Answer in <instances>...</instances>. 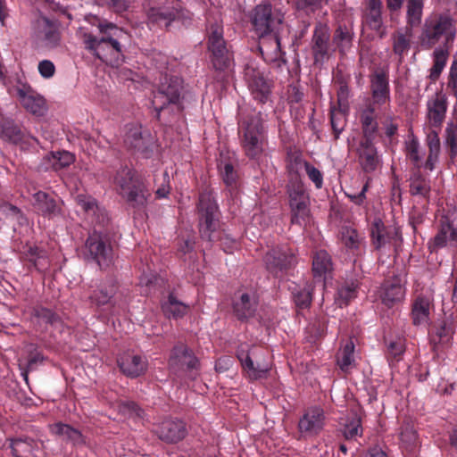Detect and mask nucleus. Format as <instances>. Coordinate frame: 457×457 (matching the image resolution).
<instances>
[{
    "mask_svg": "<svg viewBox=\"0 0 457 457\" xmlns=\"http://www.w3.org/2000/svg\"><path fill=\"white\" fill-rule=\"evenodd\" d=\"M456 35L457 23L449 12L434 13L425 19L420 38L424 49L435 47L428 75L431 81H436L445 68Z\"/></svg>",
    "mask_w": 457,
    "mask_h": 457,
    "instance_id": "f257e3e1",
    "label": "nucleus"
},
{
    "mask_svg": "<svg viewBox=\"0 0 457 457\" xmlns=\"http://www.w3.org/2000/svg\"><path fill=\"white\" fill-rule=\"evenodd\" d=\"M199 228L203 238L210 241H220L226 253H232L237 247V241L224 231H218L220 212L218 204L210 193H202L198 204Z\"/></svg>",
    "mask_w": 457,
    "mask_h": 457,
    "instance_id": "f03ea898",
    "label": "nucleus"
},
{
    "mask_svg": "<svg viewBox=\"0 0 457 457\" xmlns=\"http://www.w3.org/2000/svg\"><path fill=\"white\" fill-rule=\"evenodd\" d=\"M98 29L101 37L90 33L83 35L86 49L106 63L118 62L122 52L120 40L125 36L124 31L112 22L99 23Z\"/></svg>",
    "mask_w": 457,
    "mask_h": 457,
    "instance_id": "7ed1b4c3",
    "label": "nucleus"
},
{
    "mask_svg": "<svg viewBox=\"0 0 457 457\" xmlns=\"http://www.w3.org/2000/svg\"><path fill=\"white\" fill-rule=\"evenodd\" d=\"M113 183L117 192L133 207H143L147 203L149 194L136 177V172L129 167L120 168Z\"/></svg>",
    "mask_w": 457,
    "mask_h": 457,
    "instance_id": "20e7f679",
    "label": "nucleus"
},
{
    "mask_svg": "<svg viewBox=\"0 0 457 457\" xmlns=\"http://www.w3.org/2000/svg\"><path fill=\"white\" fill-rule=\"evenodd\" d=\"M153 3L147 11L148 22L151 25L169 28L172 22L186 24L190 19L189 13L181 7L179 0H148Z\"/></svg>",
    "mask_w": 457,
    "mask_h": 457,
    "instance_id": "39448f33",
    "label": "nucleus"
},
{
    "mask_svg": "<svg viewBox=\"0 0 457 457\" xmlns=\"http://www.w3.org/2000/svg\"><path fill=\"white\" fill-rule=\"evenodd\" d=\"M284 21L280 9L273 8L270 3H262L254 7L251 13V22L260 37L278 32Z\"/></svg>",
    "mask_w": 457,
    "mask_h": 457,
    "instance_id": "423d86ee",
    "label": "nucleus"
},
{
    "mask_svg": "<svg viewBox=\"0 0 457 457\" xmlns=\"http://www.w3.org/2000/svg\"><path fill=\"white\" fill-rule=\"evenodd\" d=\"M181 90V79L178 77H168L165 74L164 80L161 82L152 100V104L157 112V116L169 106L171 107L172 111H180L182 109L180 104Z\"/></svg>",
    "mask_w": 457,
    "mask_h": 457,
    "instance_id": "0eeeda50",
    "label": "nucleus"
},
{
    "mask_svg": "<svg viewBox=\"0 0 457 457\" xmlns=\"http://www.w3.org/2000/svg\"><path fill=\"white\" fill-rule=\"evenodd\" d=\"M289 205L291 208V222L305 226L310 221V196L301 179H291L288 184Z\"/></svg>",
    "mask_w": 457,
    "mask_h": 457,
    "instance_id": "6e6552de",
    "label": "nucleus"
},
{
    "mask_svg": "<svg viewBox=\"0 0 457 457\" xmlns=\"http://www.w3.org/2000/svg\"><path fill=\"white\" fill-rule=\"evenodd\" d=\"M89 298L91 303L98 308H104L112 312L116 309L123 310L128 303L127 295L123 291L118 290V287L112 279L98 286L92 292Z\"/></svg>",
    "mask_w": 457,
    "mask_h": 457,
    "instance_id": "1a4fd4ad",
    "label": "nucleus"
},
{
    "mask_svg": "<svg viewBox=\"0 0 457 457\" xmlns=\"http://www.w3.org/2000/svg\"><path fill=\"white\" fill-rule=\"evenodd\" d=\"M208 49L216 70L225 71L229 68L232 56L223 38V28L219 22L212 24L208 29Z\"/></svg>",
    "mask_w": 457,
    "mask_h": 457,
    "instance_id": "9d476101",
    "label": "nucleus"
},
{
    "mask_svg": "<svg viewBox=\"0 0 457 457\" xmlns=\"http://www.w3.org/2000/svg\"><path fill=\"white\" fill-rule=\"evenodd\" d=\"M169 365L171 370L178 374V376H180V372H185L186 378L189 380H195L199 374L198 359L184 345L174 346Z\"/></svg>",
    "mask_w": 457,
    "mask_h": 457,
    "instance_id": "9b49d317",
    "label": "nucleus"
},
{
    "mask_svg": "<svg viewBox=\"0 0 457 457\" xmlns=\"http://www.w3.org/2000/svg\"><path fill=\"white\" fill-rule=\"evenodd\" d=\"M245 79L248 89L254 100L265 104L270 100L271 83L264 72L253 63H249L245 69Z\"/></svg>",
    "mask_w": 457,
    "mask_h": 457,
    "instance_id": "f8f14e48",
    "label": "nucleus"
},
{
    "mask_svg": "<svg viewBox=\"0 0 457 457\" xmlns=\"http://www.w3.org/2000/svg\"><path fill=\"white\" fill-rule=\"evenodd\" d=\"M244 132L243 147L245 154L252 159L257 158L262 152V124L258 116L248 120H241Z\"/></svg>",
    "mask_w": 457,
    "mask_h": 457,
    "instance_id": "ddd939ff",
    "label": "nucleus"
},
{
    "mask_svg": "<svg viewBox=\"0 0 457 457\" xmlns=\"http://www.w3.org/2000/svg\"><path fill=\"white\" fill-rule=\"evenodd\" d=\"M32 30V37L38 46L53 49L59 46L61 37L56 22L41 16L33 22Z\"/></svg>",
    "mask_w": 457,
    "mask_h": 457,
    "instance_id": "4468645a",
    "label": "nucleus"
},
{
    "mask_svg": "<svg viewBox=\"0 0 457 457\" xmlns=\"http://www.w3.org/2000/svg\"><path fill=\"white\" fill-rule=\"evenodd\" d=\"M88 258L96 261L101 267L109 266L113 259L112 249L107 239L99 232L91 233L85 245Z\"/></svg>",
    "mask_w": 457,
    "mask_h": 457,
    "instance_id": "2eb2a0df",
    "label": "nucleus"
},
{
    "mask_svg": "<svg viewBox=\"0 0 457 457\" xmlns=\"http://www.w3.org/2000/svg\"><path fill=\"white\" fill-rule=\"evenodd\" d=\"M450 245H457V209L449 211L440 220V229L429 247L432 250Z\"/></svg>",
    "mask_w": 457,
    "mask_h": 457,
    "instance_id": "dca6fc26",
    "label": "nucleus"
},
{
    "mask_svg": "<svg viewBox=\"0 0 457 457\" xmlns=\"http://www.w3.org/2000/svg\"><path fill=\"white\" fill-rule=\"evenodd\" d=\"M370 236L374 247L379 251L396 245L401 239L398 230L385 226L380 219H375L371 223Z\"/></svg>",
    "mask_w": 457,
    "mask_h": 457,
    "instance_id": "f3484780",
    "label": "nucleus"
},
{
    "mask_svg": "<svg viewBox=\"0 0 457 457\" xmlns=\"http://www.w3.org/2000/svg\"><path fill=\"white\" fill-rule=\"evenodd\" d=\"M326 416L322 408L313 406L308 408L298 422V429L303 436L318 435L325 426Z\"/></svg>",
    "mask_w": 457,
    "mask_h": 457,
    "instance_id": "a211bd4d",
    "label": "nucleus"
},
{
    "mask_svg": "<svg viewBox=\"0 0 457 457\" xmlns=\"http://www.w3.org/2000/svg\"><path fill=\"white\" fill-rule=\"evenodd\" d=\"M124 143L148 157V151L154 145V140L147 130H143L138 124L128 125L125 129Z\"/></svg>",
    "mask_w": 457,
    "mask_h": 457,
    "instance_id": "6ab92c4d",
    "label": "nucleus"
},
{
    "mask_svg": "<svg viewBox=\"0 0 457 457\" xmlns=\"http://www.w3.org/2000/svg\"><path fill=\"white\" fill-rule=\"evenodd\" d=\"M258 299L252 290H238L233 298V312L240 320L253 317L257 310Z\"/></svg>",
    "mask_w": 457,
    "mask_h": 457,
    "instance_id": "aec40b11",
    "label": "nucleus"
},
{
    "mask_svg": "<svg viewBox=\"0 0 457 457\" xmlns=\"http://www.w3.org/2000/svg\"><path fill=\"white\" fill-rule=\"evenodd\" d=\"M264 260L267 269L278 277L294 265L295 258L286 247H279L268 252Z\"/></svg>",
    "mask_w": 457,
    "mask_h": 457,
    "instance_id": "412c9836",
    "label": "nucleus"
},
{
    "mask_svg": "<svg viewBox=\"0 0 457 457\" xmlns=\"http://www.w3.org/2000/svg\"><path fill=\"white\" fill-rule=\"evenodd\" d=\"M381 303L388 307H394L400 303L405 297V288L403 282L397 277L386 280L378 290Z\"/></svg>",
    "mask_w": 457,
    "mask_h": 457,
    "instance_id": "4be33fe9",
    "label": "nucleus"
},
{
    "mask_svg": "<svg viewBox=\"0 0 457 457\" xmlns=\"http://www.w3.org/2000/svg\"><path fill=\"white\" fill-rule=\"evenodd\" d=\"M117 363L120 371L129 378H137L143 375L148 365L145 357L133 352H126L120 354L117 359Z\"/></svg>",
    "mask_w": 457,
    "mask_h": 457,
    "instance_id": "5701e85b",
    "label": "nucleus"
},
{
    "mask_svg": "<svg viewBox=\"0 0 457 457\" xmlns=\"http://www.w3.org/2000/svg\"><path fill=\"white\" fill-rule=\"evenodd\" d=\"M17 97L22 106L36 116H43L46 112L45 99L34 92L29 87L17 88Z\"/></svg>",
    "mask_w": 457,
    "mask_h": 457,
    "instance_id": "b1692460",
    "label": "nucleus"
},
{
    "mask_svg": "<svg viewBox=\"0 0 457 457\" xmlns=\"http://www.w3.org/2000/svg\"><path fill=\"white\" fill-rule=\"evenodd\" d=\"M328 29L322 24L315 27L312 39V52L316 63L323 62L328 54Z\"/></svg>",
    "mask_w": 457,
    "mask_h": 457,
    "instance_id": "393cba45",
    "label": "nucleus"
},
{
    "mask_svg": "<svg viewBox=\"0 0 457 457\" xmlns=\"http://www.w3.org/2000/svg\"><path fill=\"white\" fill-rule=\"evenodd\" d=\"M160 439L174 443L184 438L186 435L185 424L179 420H165L155 428Z\"/></svg>",
    "mask_w": 457,
    "mask_h": 457,
    "instance_id": "a878e982",
    "label": "nucleus"
},
{
    "mask_svg": "<svg viewBox=\"0 0 457 457\" xmlns=\"http://www.w3.org/2000/svg\"><path fill=\"white\" fill-rule=\"evenodd\" d=\"M370 88L374 104H384L390 99L389 80L383 71H377L370 79Z\"/></svg>",
    "mask_w": 457,
    "mask_h": 457,
    "instance_id": "bb28decb",
    "label": "nucleus"
},
{
    "mask_svg": "<svg viewBox=\"0 0 457 457\" xmlns=\"http://www.w3.org/2000/svg\"><path fill=\"white\" fill-rule=\"evenodd\" d=\"M427 109L429 126L440 129L447 111L445 96L436 94L435 97L428 101Z\"/></svg>",
    "mask_w": 457,
    "mask_h": 457,
    "instance_id": "cd10ccee",
    "label": "nucleus"
},
{
    "mask_svg": "<svg viewBox=\"0 0 457 457\" xmlns=\"http://www.w3.org/2000/svg\"><path fill=\"white\" fill-rule=\"evenodd\" d=\"M33 206L46 218L53 219L61 214V206L48 194L37 191L32 195Z\"/></svg>",
    "mask_w": 457,
    "mask_h": 457,
    "instance_id": "c85d7f7f",
    "label": "nucleus"
},
{
    "mask_svg": "<svg viewBox=\"0 0 457 457\" xmlns=\"http://www.w3.org/2000/svg\"><path fill=\"white\" fill-rule=\"evenodd\" d=\"M359 161L365 172H372L379 165V156L370 138H364L361 142Z\"/></svg>",
    "mask_w": 457,
    "mask_h": 457,
    "instance_id": "c756f323",
    "label": "nucleus"
},
{
    "mask_svg": "<svg viewBox=\"0 0 457 457\" xmlns=\"http://www.w3.org/2000/svg\"><path fill=\"white\" fill-rule=\"evenodd\" d=\"M237 358L251 380L262 378L270 370L268 364L255 365L248 354L246 346H241L237 352Z\"/></svg>",
    "mask_w": 457,
    "mask_h": 457,
    "instance_id": "7c9ffc66",
    "label": "nucleus"
},
{
    "mask_svg": "<svg viewBox=\"0 0 457 457\" xmlns=\"http://www.w3.org/2000/svg\"><path fill=\"white\" fill-rule=\"evenodd\" d=\"M413 30L410 27H402L392 35L393 51L402 62L405 54L411 49Z\"/></svg>",
    "mask_w": 457,
    "mask_h": 457,
    "instance_id": "2f4dec72",
    "label": "nucleus"
},
{
    "mask_svg": "<svg viewBox=\"0 0 457 457\" xmlns=\"http://www.w3.org/2000/svg\"><path fill=\"white\" fill-rule=\"evenodd\" d=\"M332 269V262L329 254L324 250L318 251L312 260L314 278L317 281H323V287H325V282L331 273Z\"/></svg>",
    "mask_w": 457,
    "mask_h": 457,
    "instance_id": "473e14b6",
    "label": "nucleus"
},
{
    "mask_svg": "<svg viewBox=\"0 0 457 457\" xmlns=\"http://www.w3.org/2000/svg\"><path fill=\"white\" fill-rule=\"evenodd\" d=\"M382 8L383 6L364 8L362 16L364 24L375 31L380 38H383L386 34L382 17Z\"/></svg>",
    "mask_w": 457,
    "mask_h": 457,
    "instance_id": "72a5a7b5",
    "label": "nucleus"
},
{
    "mask_svg": "<svg viewBox=\"0 0 457 457\" xmlns=\"http://www.w3.org/2000/svg\"><path fill=\"white\" fill-rule=\"evenodd\" d=\"M269 37H263L260 42L259 49L264 60L273 62L280 58V39L278 32L269 34Z\"/></svg>",
    "mask_w": 457,
    "mask_h": 457,
    "instance_id": "f704fd0d",
    "label": "nucleus"
},
{
    "mask_svg": "<svg viewBox=\"0 0 457 457\" xmlns=\"http://www.w3.org/2000/svg\"><path fill=\"white\" fill-rule=\"evenodd\" d=\"M52 434L60 436L62 440L70 442L73 445H82L85 444V438L81 432L68 424L62 422L54 423L50 426Z\"/></svg>",
    "mask_w": 457,
    "mask_h": 457,
    "instance_id": "c9c22d12",
    "label": "nucleus"
},
{
    "mask_svg": "<svg viewBox=\"0 0 457 457\" xmlns=\"http://www.w3.org/2000/svg\"><path fill=\"white\" fill-rule=\"evenodd\" d=\"M431 303L425 296H418L412 303L411 318L415 326H427L430 320Z\"/></svg>",
    "mask_w": 457,
    "mask_h": 457,
    "instance_id": "e433bc0d",
    "label": "nucleus"
},
{
    "mask_svg": "<svg viewBox=\"0 0 457 457\" xmlns=\"http://www.w3.org/2000/svg\"><path fill=\"white\" fill-rule=\"evenodd\" d=\"M401 447L408 453H411L418 446L419 440L414 426L409 422L401 427L399 433Z\"/></svg>",
    "mask_w": 457,
    "mask_h": 457,
    "instance_id": "4c0bfd02",
    "label": "nucleus"
},
{
    "mask_svg": "<svg viewBox=\"0 0 457 457\" xmlns=\"http://www.w3.org/2000/svg\"><path fill=\"white\" fill-rule=\"evenodd\" d=\"M424 0H407V27L414 28L420 24L423 15Z\"/></svg>",
    "mask_w": 457,
    "mask_h": 457,
    "instance_id": "58836bf2",
    "label": "nucleus"
},
{
    "mask_svg": "<svg viewBox=\"0 0 457 457\" xmlns=\"http://www.w3.org/2000/svg\"><path fill=\"white\" fill-rule=\"evenodd\" d=\"M405 151L407 158L417 169H420L424 154L419 139L412 134L405 141Z\"/></svg>",
    "mask_w": 457,
    "mask_h": 457,
    "instance_id": "ea45409f",
    "label": "nucleus"
},
{
    "mask_svg": "<svg viewBox=\"0 0 457 457\" xmlns=\"http://www.w3.org/2000/svg\"><path fill=\"white\" fill-rule=\"evenodd\" d=\"M162 310L166 317L177 319L187 312V306L170 294L167 301L162 303Z\"/></svg>",
    "mask_w": 457,
    "mask_h": 457,
    "instance_id": "a19ab883",
    "label": "nucleus"
},
{
    "mask_svg": "<svg viewBox=\"0 0 457 457\" xmlns=\"http://www.w3.org/2000/svg\"><path fill=\"white\" fill-rule=\"evenodd\" d=\"M454 333L453 328L450 322L441 321L436 325L430 334L431 342L435 345L448 343Z\"/></svg>",
    "mask_w": 457,
    "mask_h": 457,
    "instance_id": "79ce46f5",
    "label": "nucleus"
},
{
    "mask_svg": "<svg viewBox=\"0 0 457 457\" xmlns=\"http://www.w3.org/2000/svg\"><path fill=\"white\" fill-rule=\"evenodd\" d=\"M292 290L293 300L295 305L299 308H307L312 302V291L311 285L305 284L303 287L294 284Z\"/></svg>",
    "mask_w": 457,
    "mask_h": 457,
    "instance_id": "37998d69",
    "label": "nucleus"
},
{
    "mask_svg": "<svg viewBox=\"0 0 457 457\" xmlns=\"http://www.w3.org/2000/svg\"><path fill=\"white\" fill-rule=\"evenodd\" d=\"M11 448L15 457H33L35 443L31 439H12Z\"/></svg>",
    "mask_w": 457,
    "mask_h": 457,
    "instance_id": "c03bdc74",
    "label": "nucleus"
},
{
    "mask_svg": "<svg viewBox=\"0 0 457 457\" xmlns=\"http://www.w3.org/2000/svg\"><path fill=\"white\" fill-rule=\"evenodd\" d=\"M353 30L346 26H339L334 34L333 41L341 53H345L352 46Z\"/></svg>",
    "mask_w": 457,
    "mask_h": 457,
    "instance_id": "a18cd8bd",
    "label": "nucleus"
},
{
    "mask_svg": "<svg viewBox=\"0 0 457 457\" xmlns=\"http://www.w3.org/2000/svg\"><path fill=\"white\" fill-rule=\"evenodd\" d=\"M354 344L353 341H349L341 349L337 357V364L345 372L354 365Z\"/></svg>",
    "mask_w": 457,
    "mask_h": 457,
    "instance_id": "49530a36",
    "label": "nucleus"
},
{
    "mask_svg": "<svg viewBox=\"0 0 457 457\" xmlns=\"http://www.w3.org/2000/svg\"><path fill=\"white\" fill-rule=\"evenodd\" d=\"M362 433L361 419L356 413L347 416L344 424L343 434L346 439H355Z\"/></svg>",
    "mask_w": 457,
    "mask_h": 457,
    "instance_id": "de8ad7c7",
    "label": "nucleus"
},
{
    "mask_svg": "<svg viewBox=\"0 0 457 457\" xmlns=\"http://www.w3.org/2000/svg\"><path fill=\"white\" fill-rule=\"evenodd\" d=\"M410 190L413 195L427 197L430 191L429 181L420 172H416L411 178Z\"/></svg>",
    "mask_w": 457,
    "mask_h": 457,
    "instance_id": "09e8293b",
    "label": "nucleus"
},
{
    "mask_svg": "<svg viewBox=\"0 0 457 457\" xmlns=\"http://www.w3.org/2000/svg\"><path fill=\"white\" fill-rule=\"evenodd\" d=\"M0 137H6L15 144L25 141L22 131L11 121H6L4 124L0 123Z\"/></svg>",
    "mask_w": 457,
    "mask_h": 457,
    "instance_id": "8fccbe9b",
    "label": "nucleus"
},
{
    "mask_svg": "<svg viewBox=\"0 0 457 457\" xmlns=\"http://www.w3.org/2000/svg\"><path fill=\"white\" fill-rule=\"evenodd\" d=\"M445 144L449 147L450 157L457 156V122H448L445 130Z\"/></svg>",
    "mask_w": 457,
    "mask_h": 457,
    "instance_id": "3c124183",
    "label": "nucleus"
},
{
    "mask_svg": "<svg viewBox=\"0 0 457 457\" xmlns=\"http://www.w3.org/2000/svg\"><path fill=\"white\" fill-rule=\"evenodd\" d=\"M361 120L365 138H370L378 129V124L374 120V108L368 107L361 113Z\"/></svg>",
    "mask_w": 457,
    "mask_h": 457,
    "instance_id": "603ef678",
    "label": "nucleus"
},
{
    "mask_svg": "<svg viewBox=\"0 0 457 457\" xmlns=\"http://www.w3.org/2000/svg\"><path fill=\"white\" fill-rule=\"evenodd\" d=\"M358 285L354 282L345 283L337 291L336 302L339 306L346 305L349 301L356 297Z\"/></svg>",
    "mask_w": 457,
    "mask_h": 457,
    "instance_id": "864d4df0",
    "label": "nucleus"
},
{
    "mask_svg": "<svg viewBox=\"0 0 457 457\" xmlns=\"http://www.w3.org/2000/svg\"><path fill=\"white\" fill-rule=\"evenodd\" d=\"M341 238L344 245L349 249H358L362 241V237L358 232L350 227L342 228Z\"/></svg>",
    "mask_w": 457,
    "mask_h": 457,
    "instance_id": "5fc2aeb1",
    "label": "nucleus"
},
{
    "mask_svg": "<svg viewBox=\"0 0 457 457\" xmlns=\"http://www.w3.org/2000/svg\"><path fill=\"white\" fill-rule=\"evenodd\" d=\"M48 159L53 169L59 170L72 163L74 161V156L70 152L62 151L51 153Z\"/></svg>",
    "mask_w": 457,
    "mask_h": 457,
    "instance_id": "6e6d98bb",
    "label": "nucleus"
},
{
    "mask_svg": "<svg viewBox=\"0 0 457 457\" xmlns=\"http://www.w3.org/2000/svg\"><path fill=\"white\" fill-rule=\"evenodd\" d=\"M76 202L88 215L95 216L96 212L100 211L96 200L90 195L83 194L78 195L76 196Z\"/></svg>",
    "mask_w": 457,
    "mask_h": 457,
    "instance_id": "4d7b16f0",
    "label": "nucleus"
},
{
    "mask_svg": "<svg viewBox=\"0 0 457 457\" xmlns=\"http://www.w3.org/2000/svg\"><path fill=\"white\" fill-rule=\"evenodd\" d=\"M119 411L129 418H143L144 411L134 402H122L118 405Z\"/></svg>",
    "mask_w": 457,
    "mask_h": 457,
    "instance_id": "13d9d810",
    "label": "nucleus"
},
{
    "mask_svg": "<svg viewBox=\"0 0 457 457\" xmlns=\"http://www.w3.org/2000/svg\"><path fill=\"white\" fill-rule=\"evenodd\" d=\"M439 129L430 127L426 135V145L428 151H441V143L439 138Z\"/></svg>",
    "mask_w": 457,
    "mask_h": 457,
    "instance_id": "bf43d9fd",
    "label": "nucleus"
},
{
    "mask_svg": "<svg viewBox=\"0 0 457 457\" xmlns=\"http://www.w3.org/2000/svg\"><path fill=\"white\" fill-rule=\"evenodd\" d=\"M220 171L224 183L228 187H234L237 181V172L230 163H225L223 166H220Z\"/></svg>",
    "mask_w": 457,
    "mask_h": 457,
    "instance_id": "052dcab7",
    "label": "nucleus"
},
{
    "mask_svg": "<svg viewBox=\"0 0 457 457\" xmlns=\"http://www.w3.org/2000/svg\"><path fill=\"white\" fill-rule=\"evenodd\" d=\"M309 163L301 155H294L289 159L287 169L290 173L299 174L300 171L306 169Z\"/></svg>",
    "mask_w": 457,
    "mask_h": 457,
    "instance_id": "680f3d73",
    "label": "nucleus"
},
{
    "mask_svg": "<svg viewBox=\"0 0 457 457\" xmlns=\"http://www.w3.org/2000/svg\"><path fill=\"white\" fill-rule=\"evenodd\" d=\"M304 171L317 189H320L323 187V174L320 170L309 163Z\"/></svg>",
    "mask_w": 457,
    "mask_h": 457,
    "instance_id": "e2e57ef3",
    "label": "nucleus"
},
{
    "mask_svg": "<svg viewBox=\"0 0 457 457\" xmlns=\"http://www.w3.org/2000/svg\"><path fill=\"white\" fill-rule=\"evenodd\" d=\"M447 87L457 94V52L453 54V59L450 67Z\"/></svg>",
    "mask_w": 457,
    "mask_h": 457,
    "instance_id": "0e129e2a",
    "label": "nucleus"
},
{
    "mask_svg": "<svg viewBox=\"0 0 457 457\" xmlns=\"http://www.w3.org/2000/svg\"><path fill=\"white\" fill-rule=\"evenodd\" d=\"M43 360H44V358L40 353L36 352L34 353H31V355L29 356V360L26 363V365H27L26 370L21 371V375L23 376L25 381H28V372L29 370H33L34 369H36L37 364L43 362Z\"/></svg>",
    "mask_w": 457,
    "mask_h": 457,
    "instance_id": "69168bd1",
    "label": "nucleus"
},
{
    "mask_svg": "<svg viewBox=\"0 0 457 457\" xmlns=\"http://www.w3.org/2000/svg\"><path fill=\"white\" fill-rule=\"evenodd\" d=\"M440 153L441 151L436 150L428 151V154L426 161H422L421 168H424V170L429 171H433L439 162Z\"/></svg>",
    "mask_w": 457,
    "mask_h": 457,
    "instance_id": "338daca9",
    "label": "nucleus"
},
{
    "mask_svg": "<svg viewBox=\"0 0 457 457\" xmlns=\"http://www.w3.org/2000/svg\"><path fill=\"white\" fill-rule=\"evenodd\" d=\"M38 72L45 79H50L55 72V66L49 60H43L38 63Z\"/></svg>",
    "mask_w": 457,
    "mask_h": 457,
    "instance_id": "774afa93",
    "label": "nucleus"
}]
</instances>
